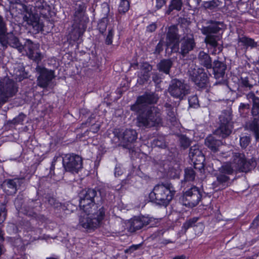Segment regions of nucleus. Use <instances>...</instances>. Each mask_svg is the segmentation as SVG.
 Listing matches in <instances>:
<instances>
[{
  "mask_svg": "<svg viewBox=\"0 0 259 259\" xmlns=\"http://www.w3.org/2000/svg\"><path fill=\"white\" fill-rule=\"evenodd\" d=\"M100 128V126L99 124H95L92 125L90 127L89 132H92L93 133H97Z\"/></svg>",
  "mask_w": 259,
  "mask_h": 259,
  "instance_id": "e2e57ef3",
  "label": "nucleus"
},
{
  "mask_svg": "<svg viewBox=\"0 0 259 259\" xmlns=\"http://www.w3.org/2000/svg\"><path fill=\"white\" fill-rule=\"evenodd\" d=\"M199 218L197 217H194L187 220L183 225L182 227V231H184L185 233L190 228L195 227L196 223L198 221Z\"/></svg>",
  "mask_w": 259,
  "mask_h": 259,
  "instance_id": "e433bc0d",
  "label": "nucleus"
},
{
  "mask_svg": "<svg viewBox=\"0 0 259 259\" xmlns=\"http://www.w3.org/2000/svg\"><path fill=\"white\" fill-rule=\"evenodd\" d=\"M179 22L181 24H184L186 25H189L190 23L189 21L185 18H180Z\"/></svg>",
  "mask_w": 259,
  "mask_h": 259,
  "instance_id": "774afa93",
  "label": "nucleus"
},
{
  "mask_svg": "<svg viewBox=\"0 0 259 259\" xmlns=\"http://www.w3.org/2000/svg\"><path fill=\"white\" fill-rule=\"evenodd\" d=\"M212 74L217 79H223L227 70V64L225 60L219 58L214 60L212 64Z\"/></svg>",
  "mask_w": 259,
  "mask_h": 259,
  "instance_id": "5701e85b",
  "label": "nucleus"
},
{
  "mask_svg": "<svg viewBox=\"0 0 259 259\" xmlns=\"http://www.w3.org/2000/svg\"><path fill=\"white\" fill-rule=\"evenodd\" d=\"M189 157L193 163L194 168L198 169L201 172L204 171V156L197 146H191L190 148Z\"/></svg>",
  "mask_w": 259,
  "mask_h": 259,
  "instance_id": "f3484780",
  "label": "nucleus"
},
{
  "mask_svg": "<svg viewBox=\"0 0 259 259\" xmlns=\"http://www.w3.org/2000/svg\"><path fill=\"white\" fill-rule=\"evenodd\" d=\"M232 114L230 111L224 110L219 116V126L214 131L213 135H209L204 140L205 146L212 152L219 151L223 142L217 138L219 136L223 139L228 137L233 128Z\"/></svg>",
  "mask_w": 259,
  "mask_h": 259,
  "instance_id": "f03ea898",
  "label": "nucleus"
},
{
  "mask_svg": "<svg viewBox=\"0 0 259 259\" xmlns=\"http://www.w3.org/2000/svg\"><path fill=\"white\" fill-rule=\"evenodd\" d=\"M24 180L23 178L8 179L4 181L3 186L8 195H13L16 193L18 188L24 183Z\"/></svg>",
  "mask_w": 259,
  "mask_h": 259,
  "instance_id": "4be33fe9",
  "label": "nucleus"
},
{
  "mask_svg": "<svg viewBox=\"0 0 259 259\" xmlns=\"http://www.w3.org/2000/svg\"><path fill=\"white\" fill-rule=\"evenodd\" d=\"M159 97L155 93L146 92L137 98L135 104L131 106V109L136 112H141L150 108L149 105L156 103Z\"/></svg>",
  "mask_w": 259,
  "mask_h": 259,
  "instance_id": "f8f14e48",
  "label": "nucleus"
},
{
  "mask_svg": "<svg viewBox=\"0 0 259 259\" xmlns=\"http://www.w3.org/2000/svg\"><path fill=\"white\" fill-rule=\"evenodd\" d=\"M28 204L30 207L32 208H35L39 210L41 208L42 203L39 200L31 199L29 200Z\"/></svg>",
  "mask_w": 259,
  "mask_h": 259,
  "instance_id": "864d4df0",
  "label": "nucleus"
},
{
  "mask_svg": "<svg viewBox=\"0 0 259 259\" xmlns=\"http://www.w3.org/2000/svg\"><path fill=\"white\" fill-rule=\"evenodd\" d=\"M237 40L236 54L245 53L249 48L253 49L258 46L257 42L255 41L253 39L243 34H239Z\"/></svg>",
  "mask_w": 259,
  "mask_h": 259,
  "instance_id": "6ab92c4d",
  "label": "nucleus"
},
{
  "mask_svg": "<svg viewBox=\"0 0 259 259\" xmlns=\"http://www.w3.org/2000/svg\"><path fill=\"white\" fill-rule=\"evenodd\" d=\"M231 163L236 172H247L254 168L256 165L254 158L247 159L243 153H232Z\"/></svg>",
  "mask_w": 259,
  "mask_h": 259,
  "instance_id": "1a4fd4ad",
  "label": "nucleus"
},
{
  "mask_svg": "<svg viewBox=\"0 0 259 259\" xmlns=\"http://www.w3.org/2000/svg\"><path fill=\"white\" fill-rule=\"evenodd\" d=\"M247 99L252 103V108L259 107V97L256 96L254 93L250 92L247 95Z\"/></svg>",
  "mask_w": 259,
  "mask_h": 259,
  "instance_id": "37998d69",
  "label": "nucleus"
},
{
  "mask_svg": "<svg viewBox=\"0 0 259 259\" xmlns=\"http://www.w3.org/2000/svg\"><path fill=\"white\" fill-rule=\"evenodd\" d=\"M101 198L102 200H100V204L101 206H105L106 212L108 205L113 203V201L115 199V196L113 194L110 193H106L104 197H103L102 194L101 193Z\"/></svg>",
  "mask_w": 259,
  "mask_h": 259,
  "instance_id": "c756f323",
  "label": "nucleus"
},
{
  "mask_svg": "<svg viewBox=\"0 0 259 259\" xmlns=\"http://www.w3.org/2000/svg\"><path fill=\"white\" fill-rule=\"evenodd\" d=\"M86 8L85 4L83 2L76 4L74 13L75 22H77V21H79V22L81 21L85 22L83 19Z\"/></svg>",
  "mask_w": 259,
  "mask_h": 259,
  "instance_id": "cd10ccee",
  "label": "nucleus"
},
{
  "mask_svg": "<svg viewBox=\"0 0 259 259\" xmlns=\"http://www.w3.org/2000/svg\"><path fill=\"white\" fill-rule=\"evenodd\" d=\"M123 173V170L119 166H116L115 168L114 174L115 177L120 176Z\"/></svg>",
  "mask_w": 259,
  "mask_h": 259,
  "instance_id": "338daca9",
  "label": "nucleus"
},
{
  "mask_svg": "<svg viewBox=\"0 0 259 259\" xmlns=\"http://www.w3.org/2000/svg\"><path fill=\"white\" fill-rule=\"evenodd\" d=\"M1 46L5 48H7L9 46L17 49L20 53L24 50L27 55L39 49L38 44H34L29 39H27L24 44L22 45L18 37L12 31L9 32Z\"/></svg>",
  "mask_w": 259,
  "mask_h": 259,
  "instance_id": "6e6552de",
  "label": "nucleus"
},
{
  "mask_svg": "<svg viewBox=\"0 0 259 259\" xmlns=\"http://www.w3.org/2000/svg\"><path fill=\"white\" fill-rule=\"evenodd\" d=\"M202 0H187V5L191 9H196Z\"/></svg>",
  "mask_w": 259,
  "mask_h": 259,
  "instance_id": "13d9d810",
  "label": "nucleus"
},
{
  "mask_svg": "<svg viewBox=\"0 0 259 259\" xmlns=\"http://www.w3.org/2000/svg\"><path fill=\"white\" fill-rule=\"evenodd\" d=\"M182 0H171L165 13L169 15L174 10L180 11L182 9Z\"/></svg>",
  "mask_w": 259,
  "mask_h": 259,
  "instance_id": "2f4dec72",
  "label": "nucleus"
},
{
  "mask_svg": "<svg viewBox=\"0 0 259 259\" xmlns=\"http://www.w3.org/2000/svg\"><path fill=\"white\" fill-rule=\"evenodd\" d=\"M185 180L186 181H193L194 180L196 173L192 167H188L185 169Z\"/></svg>",
  "mask_w": 259,
  "mask_h": 259,
  "instance_id": "ea45409f",
  "label": "nucleus"
},
{
  "mask_svg": "<svg viewBox=\"0 0 259 259\" xmlns=\"http://www.w3.org/2000/svg\"><path fill=\"white\" fill-rule=\"evenodd\" d=\"M101 12L102 18H108L110 13V8L108 4L106 3H104L101 5Z\"/></svg>",
  "mask_w": 259,
  "mask_h": 259,
  "instance_id": "3c124183",
  "label": "nucleus"
},
{
  "mask_svg": "<svg viewBox=\"0 0 259 259\" xmlns=\"http://www.w3.org/2000/svg\"><path fill=\"white\" fill-rule=\"evenodd\" d=\"M139 114L137 117L136 125L142 129L158 126L162 123L161 112L157 107L151 106Z\"/></svg>",
  "mask_w": 259,
  "mask_h": 259,
  "instance_id": "423d86ee",
  "label": "nucleus"
},
{
  "mask_svg": "<svg viewBox=\"0 0 259 259\" xmlns=\"http://www.w3.org/2000/svg\"><path fill=\"white\" fill-rule=\"evenodd\" d=\"M203 191L196 186H192L184 192L182 197L183 204L192 208L198 204L201 201Z\"/></svg>",
  "mask_w": 259,
  "mask_h": 259,
  "instance_id": "9b49d317",
  "label": "nucleus"
},
{
  "mask_svg": "<svg viewBox=\"0 0 259 259\" xmlns=\"http://www.w3.org/2000/svg\"><path fill=\"white\" fill-rule=\"evenodd\" d=\"M7 210L6 204L3 203L0 206V225L5 221L7 217ZM4 232L0 226V241H4Z\"/></svg>",
  "mask_w": 259,
  "mask_h": 259,
  "instance_id": "473e14b6",
  "label": "nucleus"
},
{
  "mask_svg": "<svg viewBox=\"0 0 259 259\" xmlns=\"http://www.w3.org/2000/svg\"><path fill=\"white\" fill-rule=\"evenodd\" d=\"M222 3L220 0H212L203 2L202 6L205 9L213 10L220 6Z\"/></svg>",
  "mask_w": 259,
  "mask_h": 259,
  "instance_id": "4c0bfd02",
  "label": "nucleus"
},
{
  "mask_svg": "<svg viewBox=\"0 0 259 259\" xmlns=\"http://www.w3.org/2000/svg\"><path fill=\"white\" fill-rule=\"evenodd\" d=\"M34 5V8L36 12V13H34L37 14V12H39L40 16L44 18H47V13L42 12V10H47V12H50L51 8L50 6L48 5L46 2L42 0L37 1Z\"/></svg>",
  "mask_w": 259,
  "mask_h": 259,
  "instance_id": "c85d7f7f",
  "label": "nucleus"
},
{
  "mask_svg": "<svg viewBox=\"0 0 259 259\" xmlns=\"http://www.w3.org/2000/svg\"><path fill=\"white\" fill-rule=\"evenodd\" d=\"M24 203V200L22 196H17L14 201V205L17 210L20 211Z\"/></svg>",
  "mask_w": 259,
  "mask_h": 259,
  "instance_id": "5fc2aeb1",
  "label": "nucleus"
},
{
  "mask_svg": "<svg viewBox=\"0 0 259 259\" xmlns=\"http://www.w3.org/2000/svg\"><path fill=\"white\" fill-rule=\"evenodd\" d=\"M87 25L84 22H74L72 26V29L69 34V38L73 41L80 43V38L85 31Z\"/></svg>",
  "mask_w": 259,
  "mask_h": 259,
  "instance_id": "412c9836",
  "label": "nucleus"
},
{
  "mask_svg": "<svg viewBox=\"0 0 259 259\" xmlns=\"http://www.w3.org/2000/svg\"><path fill=\"white\" fill-rule=\"evenodd\" d=\"M138 134L136 130L127 128L126 129L122 134H120L123 142L132 143L137 139Z\"/></svg>",
  "mask_w": 259,
  "mask_h": 259,
  "instance_id": "bb28decb",
  "label": "nucleus"
},
{
  "mask_svg": "<svg viewBox=\"0 0 259 259\" xmlns=\"http://www.w3.org/2000/svg\"><path fill=\"white\" fill-rule=\"evenodd\" d=\"M27 56L29 58L36 62L37 65H38L43 57L42 54L39 52H38L37 50L32 52V53H30L29 55Z\"/></svg>",
  "mask_w": 259,
  "mask_h": 259,
  "instance_id": "a18cd8bd",
  "label": "nucleus"
},
{
  "mask_svg": "<svg viewBox=\"0 0 259 259\" xmlns=\"http://www.w3.org/2000/svg\"><path fill=\"white\" fill-rule=\"evenodd\" d=\"M157 28L156 25L155 23H152L150 25H149L147 27V31L149 32H154Z\"/></svg>",
  "mask_w": 259,
  "mask_h": 259,
  "instance_id": "0e129e2a",
  "label": "nucleus"
},
{
  "mask_svg": "<svg viewBox=\"0 0 259 259\" xmlns=\"http://www.w3.org/2000/svg\"><path fill=\"white\" fill-rule=\"evenodd\" d=\"M79 207L87 215L80 217L79 224L84 228L94 230L101 226L105 217V208L100 204L101 192L89 188L79 194Z\"/></svg>",
  "mask_w": 259,
  "mask_h": 259,
  "instance_id": "f257e3e1",
  "label": "nucleus"
},
{
  "mask_svg": "<svg viewBox=\"0 0 259 259\" xmlns=\"http://www.w3.org/2000/svg\"><path fill=\"white\" fill-rule=\"evenodd\" d=\"M190 79L199 89H205L209 84V77L205 69L202 67H190L188 71Z\"/></svg>",
  "mask_w": 259,
  "mask_h": 259,
  "instance_id": "9d476101",
  "label": "nucleus"
},
{
  "mask_svg": "<svg viewBox=\"0 0 259 259\" xmlns=\"http://www.w3.org/2000/svg\"><path fill=\"white\" fill-rule=\"evenodd\" d=\"M197 59L201 66L206 68V69H211L213 62L208 54L201 51L198 55Z\"/></svg>",
  "mask_w": 259,
  "mask_h": 259,
  "instance_id": "a878e982",
  "label": "nucleus"
},
{
  "mask_svg": "<svg viewBox=\"0 0 259 259\" xmlns=\"http://www.w3.org/2000/svg\"><path fill=\"white\" fill-rule=\"evenodd\" d=\"M168 91L172 97L182 100L189 94V88L184 81L176 78L171 80Z\"/></svg>",
  "mask_w": 259,
  "mask_h": 259,
  "instance_id": "2eb2a0df",
  "label": "nucleus"
},
{
  "mask_svg": "<svg viewBox=\"0 0 259 259\" xmlns=\"http://www.w3.org/2000/svg\"><path fill=\"white\" fill-rule=\"evenodd\" d=\"M167 0H156L155 8L156 10L160 9L166 4Z\"/></svg>",
  "mask_w": 259,
  "mask_h": 259,
  "instance_id": "052dcab7",
  "label": "nucleus"
},
{
  "mask_svg": "<svg viewBox=\"0 0 259 259\" xmlns=\"http://www.w3.org/2000/svg\"><path fill=\"white\" fill-rule=\"evenodd\" d=\"M118 11L121 14H125L130 8V2L128 0H120Z\"/></svg>",
  "mask_w": 259,
  "mask_h": 259,
  "instance_id": "a19ab883",
  "label": "nucleus"
},
{
  "mask_svg": "<svg viewBox=\"0 0 259 259\" xmlns=\"http://www.w3.org/2000/svg\"><path fill=\"white\" fill-rule=\"evenodd\" d=\"M35 72L37 85L42 89H47L55 77L54 70H49L39 65H36Z\"/></svg>",
  "mask_w": 259,
  "mask_h": 259,
  "instance_id": "ddd939ff",
  "label": "nucleus"
},
{
  "mask_svg": "<svg viewBox=\"0 0 259 259\" xmlns=\"http://www.w3.org/2000/svg\"><path fill=\"white\" fill-rule=\"evenodd\" d=\"M153 144L158 147L164 148L166 147L165 142L163 138L155 139L153 140Z\"/></svg>",
  "mask_w": 259,
  "mask_h": 259,
  "instance_id": "4d7b16f0",
  "label": "nucleus"
},
{
  "mask_svg": "<svg viewBox=\"0 0 259 259\" xmlns=\"http://www.w3.org/2000/svg\"><path fill=\"white\" fill-rule=\"evenodd\" d=\"M225 28L226 25L223 21L209 20L206 22L205 25L200 29L202 34L206 36L204 42L212 55L219 54L223 50V45L218 40Z\"/></svg>",
  "mask_w": 259,
  "mask_h": 259,
  "instance_id": "7ed1b4c3",
  "label": "nucleus"
},
{
  "mask_svg": "<svg viewBox=\"0 0 259 259\" xmlns=\"http://www.w3.org/2000/svg\"><path fill=\"white\" fill-rule=\"evenodd\" d=\"M216 180L212 183V188L215 191L221 190L229 186L230 178L218 172L215 174Z\"/></svg>",
  "mask_w": 259,
  "mask_h": 259,
  "instance_id": "b1692460",
  "label": "nucleus"
},
{
  "mask_svg": "<svg viewBox=\"0 0 259 259\" xmlns=\"http://www.w3.org/2000/svg\"><path fill=\"white\" fill-rule=\"evenodd\" d=\"M10 4V8L12 13L24 14L23 18L24 21L32 27L34 33H38L42 30L44 25L40 22L38 14L29 12L27 6L22 4L20 0L11 1Z\"/></svg>",
  "mask_w": 259,
  "mask_h": 259,
  "instance_id": "20e7f679",
  "label": "nucleus"
},
{
  "mask_svg": "<svg viewBox=\"0 0 259 259\" xmlns=\"http://www.w3.org/2000/svg\"><path fill=\"white\" fill-rule=\"evenodd\" d=\"M196 48L194 34L190 29L186 28L183 36L178 44L172 45L167 55L178 53L183 58L187 57L189 53Z\"/></svg>",
  "mask_w": 259,
  "mask_h": 259,
  "instance_id": "0eeeda50",
  "label": "nucleus"
},
{
  "mask_svg": "<svg viewBox=\"0 0 259 259\" xmlns=\"http://www.w3.org/2000/svg\"><path fill=\"white\" fill-rule=\"evenodd\" d=\"M175 193L176 191L171 183H161L154 186L149 197L151 201L166 207L172 200Z\"/></svg>",
  "mask_w": 259,
  "mask_h": 259,
  "instance_id": "39448f33",
  "label": "nucleus"
},
{
  "mask_svg": "<svg viewBox=\"0 0 259 259\" xmlns=\"http://www.w3.org/2000/svg\"><path fill=\"white\" fill-rule=\"evenodd\" d=\"M114 30L112 27H109L107 34L105 36V43L107 45H111L113 42Z\"/></svg>",
  "mask_w": 259,
  "mask_h": 259,
  "instance_id": "49530a36",
  "label": "nucleus"
},
{
  "mask_svg": "<svg viewBox=\"0 0 259 259\" xmlns=\"http://www.w3.org/2000/svg\"><path fill=\"white\" fill-rule=\"evenodd\" d=\"M164 107L166 108V112L168 118V120L171 123H175L176 122V109L175 108L171 105L167 103L164 105Z\"/></svg>",
  "mask_w": 259,
  "mask_h": 259,
  "instance_id": "7c9ffc66",
  "label": "nucleus"
},
{
  "mask_svg": "<svg viewBox=\"0 0 259 259\" xmlns=\"http://www.w3.org/2000/svg\"><path fill=\"white\" fill-rule=\"evenodd\" d=\"M152 80L157 84H159L162 81L161 75L157 72L152 73Z\"/></svg>",
  "mask_w": 259,
  "mask_h": 259,
  "instance_id": "bf43d9fd",
  "label": "nucleus"
},
{
  "mask_svg": "<svg viewBox=\"0 0 259 259\" xmlns=\"http://www.w3.org/2000/svg\"><path fill=\"white\" fill-rule=\"evenodd\" d=\"M150 222V219L147 217L143 215L135 217L130 220L127 230L131 233L136 232L146 227Z\"/></svg>",
  "mask_w": 259,
  "mask_h": 259,
  "instance_id": "aec40b11",
  "label": "nucleus"
},
{
  "mask_svg": "<svg viewBox=\"0 0 259 259\" xmlns=\"http://www.w3.org/2000/svg\"><path fill=\"white\" fill-rule=\"evenodd\" d=\"M180 35L179 34V29L178 26L172 25L168 28V30L166 34L165 41V53L168 54L170 50H171L172 45L178 44L181 39Z\"/></svg>",
  "mask_w": 259,
  "mask_h": 259,
  "instance_id": "a211bd4d",
  "label": "nucleus"
},
{
  "mask_svg": "<svg viewBox=\"0 0 259 259\" xmlns=\"http://www.w3.org/2000/svg\"><path fill=\"white\" fill-rule=\"evenodd\" d=\"M63 165L66 171L77 173L82 168V159L78 155L68 154L63 158Z\"/></svg>",
  "mask_w": 259,
  "mask_h": 259,
  "instance_id": "4468645a",
  "label": "nucleus"
},
{
  "mask_svg": "<svg viewBox=\"0 0 259 259\" xmlns=\"http://www.w3.org/2000/svg\"><path fill=\"white\" fill-rule=\"evenodd\" d=\"M172 65L173 62L171 59H163L157 64L156 68L160 72L169 75Z\"/></svg>",
  "mask_w": 259,
  "mask_h": 259,
  "instance_id": "393cba45",
  "label": "nucleus"
},
{
  "mask_svg": "<svg viewBox=\"0 0 259 259\" xmlns=\"http://www.w3.org/2000/svg\"><path fill=\"white\" fill-rule=\"evenodd\" d=\"M251 142V137L249 135L242 134L240 137V145L242 148H246Z\"/></svg>",
  "mask_w": 259,
  "mask_h": 259,
  "instance_id": "79ce46f5",
  "label": "nucleus"
},
{
  "mask_svg": "<svg viewBox=\"0 0 259 259\" xmlns=\"http://www.w3.org/2000/svg\"><path fill=\"white\" fill-rule=\"evenodd\" d=\"M108 22L109 19L106 18H102L99 20L97 25V29L102 34H103L106 30Z\"/></svg>",
  "mask_w": 259,
  "mask_h": 259,
  "instance_id": "58836bf2",
  "label": "nucleus"
},
{
  "mask_svg": "<svg viewBox=\"0 0 259 259\" xmlns=\"http://www.w3.org/2000/svg\"><path fill=\"white\" fill-rule=\"evenodd\" d=\"M141 246V244H136V245H131L128 249L125 250L126 252H130L132 253L134 251L138 249L140 246Z\"/></svg>",
  "mask_w": 259,
  "mask_h": 259,
  "instance_id": "680f3d73",
  "label": "nucleus"
},
{
  "mask_svg": "<svg viewBox=\"0 0 259 259\" xmlns=\"http://www.w3.org/2000/svg\"><path fill=\"white\" fill-rule=\"evenodd\" d=\"M236 171L232 166L231 163L227 162L224 163L221 167L219 168L218 172L224 174V175L228 176L233 174Z\"/></svg>",
  "mask_w": 259,
  "mask_h": 259,
  "instance_id": "72a5a7b5",
  "label": "nucleus"
},
{
  "mask_svg": "<svg viewBox=\"0 0 259 259\" xmlns=\"http://www.w3.org/2000/svg\"><path fill=\"white\" fill-rule=\"evenodd\" d=\"M249 109V105L248 104L241 103L239 107V110H246V112H248Z\"/></svg>",
  "mask_w": 259,
  "mask_h": 259,
  "instance_id": "69168bd1",
  "label": "nucleus"
},
{
  "mask_svg": "<svg viewBox=\"0 0 259 259\" xmlns=\"http://www.w3.org/2000/svg\"><path fill=\"white\" fill-rule=\"evenodd\" d=\"M180 145L184 150L187 149L192 144V141L185 135L181 134L179 136Z\"/></svg>",
  "mask_w": 259,
  "mask_h": 259,
  "instance_id": "c9c22d12",
  "label": "nucleus"
},
{
  "mask_svg": "<svg viewBox=\"0 0 259 259\" xmlns=\"http://www.w3.org/2000/svg\"><path fill=\"white\" fill-rule=\"evenodd\" d=\"M27 215L32 216V219L30 220V223L31 224H34V222L37 221L38 223L41 222L42 223V221L45 220V217L42 214H37L36 213L34 212H27Z\"/></svg>",
  "mask_w": 259,
  "mask_h": 259,
  "instance_id": "09e8293b",
  "label": "nucleus"
},
{
  "mask_svg": "<svg viewBox=\"0 0 259 259\" xmlns=\"http://www.w3.org/2000/svg\"><path fill=\"white\" fill-rule=\"evenodd\" d=\"M250 120L246 122L244 128L251 132L256 141L259 140V107L251 108Z\"/></svg>",
  "mask_w": 259,
  "mask_h": 259,
  "instance_id": "dca6fc26",
  "label": "nucleus"
},
{
  "mask_svg": "<svg viewBox=\"0 0 259 259\" xmlns=\"http://www.w3.org/2000/svg\"><path fill=\"white\" fill-rule=\"evenodd\" d=\"M189 104L191 107L197 108L200 107L199 100L197 95H193L189 98Z\"/></svg>",
  "mask_w": 259,
  "mask_h": 259,
  "instance_id": "8fccbe9b",
  "label": "nucleus"
},
{
  "mask_svg": "<svg viewBox=\"0 0 259 259\" xmlns=\"http://www.w3.org/2000/svg\"><path fill=\"white\" fill-rule=\"evenodd\" d=\"M8 32L7 25L6 22L3 17L0 16V44L1 45L3 43L5 38H6Z\"/></svg>",
  "mask_w": 259,
  "mask_h": 259,
  "instance_id": "f704fd0d",
  "label": "nucleus"
},
{
  "mask_svg": "<svg viewBox=\"0 0 259 259\" xmlns=\"http://www.w3.org/2000/svg\"><path fill=\"white\" fill-rule=\"evenodd\" d=\"M46 198L48 203L55 208H58L62 206L61 203L52 196H47Z\"/></svg>",
  "mask_w": 259,
  "mask_h": 259,
  "instance_id": "de8ad7c7",
  "label": "nucleus"
},
{
  "mask_svg": "<svg viewBox=\"0 0 259 259\" xmlns=\"http://www.w3.org/2000/svg\"><path fill=\"white\" fill-rule=\"evenodd\" d=\"M241 86L243 88L251 89L253 85L250 82L249 78L247 76H241L240 79Z\"/></svg>",
  "mask_w": 259,
  "mask_h": 259,
  "instance_id": "603ef678",
  "label": "nucleus"
},
{
  "mask_svg": "<svg viewBox=\"0 0 259 259\" xmlns=\"http://www.w3.org/2000/svg\"><path fill=\"white\" fill-rule=\"evenodd\" d=\"M26 115L23 113H20L17 117L13 118L12 120L8 121V124L17 125L19 124H22Z\"/></svg>",
  "mask_w": 259,
  "mask_h": 259,
  "instance_id": "c03bdc74",
  "label": "nucleus"
},
{
  "mask_svg": "<svg viewBox=\"0 0 259 259\" xmlns=\"http://www.w3.org/2000/svg\"><path fill=\"white\" fill-rule=\"evenodd\" d=\"M164 44V40L161 39L156 45L153 53L155 55H159L163 50V46Z\"/></svg>",
  "mask_w": 259,
  "mask_h": 259,
  "instance_id": "6e6d98bb",
  "label": "nucleus"
}]
</instances>
